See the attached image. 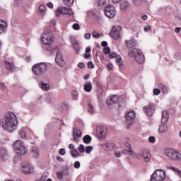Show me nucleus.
<instances>
[{
	"label": "nucleus",
	"mask_w": 181,
	"mask_h": 181,
	"mask_svg": "<svg viewBox=\"0 0 181 181\" xmlns=\"http://www.w3.org/2000/svg\"><path fill=\"white\" fill-rule=\"evenodd\" d=\"M107 67L110 71H112V70H114V65L112 64H108L107 65Z\"/></svg>",
	"instance_id": "4d7b16f0"
},
{
	"label": "nucleus",
	"mask_w": 181,
	"mask_h": 181,
	"mask_svg": "<svg viewBox=\"0 0 181 181\" xmlns=\"http://www.w3.org/2000/svg\"><path fill=\"white\" fill-rule=\"evenodd\" d=\"M71 155L72 158H78L79 156H81L80 152H78V151H77L76 149L71 151Z\"/></svg>",
	"instance_id": "72a5a7b5"
},
{
	"label": "nucleus",
	"mask_w": 181,
	"mask_h": 181,
	"mask_svg": "<svg viewBox=\"0 0 181 181\" xmlns=\"http://www.w3.org/2000/svg\"><path fill=\"white\" fill-rule=\"evenodd\" d=\"M8 28V23L6 21L0 20V33H5Z\"/></svg>",
	"instance_id": "a878e982"
},
{
	"label": "nucleus",
	"mask_w": 181,
	"mask_h": 181,
	"mask_svg": "<svg viewBox=\"0 0 181 181\" xmlns=\"http://www.w3.org/2000/svg\"><path fill=\"white\" fill-rule=\"evenodd\" d=\"M80 166H81L80 161H76L74 163V168H75V169H80Z\"/></svg>",
	"instance_id": "de8ad7c7"
},
{
	"label": "nucleus",
	"mask_w": 181,
	"mask_h": 181,
	"mask_svg": "<svg viewBox=\"0 0 181 181\" xmlns=\"http://www.w3.org/2000/svg\"><path fill=\"white\" fill-rule=\"evenodd\" d=\"M171 160H181V153L177 150L174 149Z\"/></svg>",
	"instance_id": "393cba45"
},
{
	"label": "nucleus",
	"mask_w": 181,
	"mask_h": 181,
	"mask_svg": "<svg viewBox=\"0 0 181 181\" xmlns=\"http://www.w3.org/2000/svg\"><path fill=\"white\" fill-rule=\"evenodd\" d=\"M126 146H127L129 150H123L122 153H124V155H129V156H132V158L141 159V154H136L135 152H134L132 151V146H131V144L127 143Z\"/></svg>",
	"instance_id": "9b49d317"
},
{
	"label": "nucleus",
	"mask_w": 181,
	"mask_h": 181,
	"mask_svg": "<svg viewBox=\"0 0 181 181\" xmlns=\"http://www.w3.org/2000/svg\"><path fill=\"white\" fill-rule=\"evenodd\" d=\"M40 87L44 91H49V90L50 88V85H49V83H45L42 82L40 85Z\"/></svg>",
	"instance_id": "473e14b6"
},
{
	"label": "nucleus",
	"mask_w": 181,
	"mask_h": 181,
	"mask_svg": "<svg viewBox=\"0 0 181 181\" xmlns=\"http://www.w3.org/2000/svg\"><path fill=\"white\" fill-rule=\"evenodd\" d=\"M144 110H145V112L147 114V115H148V117H152L155 112V107H153V105L151 104L145 106Z\"/></svg>",
	"instance_id": "dca6fc26"
},
{
	"label": "nucleus",
	"mask_w": 181,
	"mask_h": 181,
	"mask_svg": "<svg viewBox=\"0 0 181 181\" xmlns=\"http://www.w3.org/2000/svg\"><path fill=\"white\" fill-rule=\"evenodd\" d=\"M110 52H111V49L108 47H106L105 48L103 49V53H105V54H110Z\"/></svg>",
	"instance_id": "3c124183"
},
{
	"label": "nucleus",
	"mask_w": 181,
	"mask_h": 181,
	"mask_svg": "<svg viewBox=\"0 0 181 181\" xmlns=\"http://www.w3.org/2000/svg\"><path fill=\"white\" fill-rule=\"evenodd\" d=\"M60 107L62 110H68L69 109V105H67V103H62L60 105Z\"/></svg>",
	"instance_id": "c03bdc74"
},
{
	"label": "nucleus",
	"mask_w": 181,
	"mask_h": 181,
	"mask_svg": "<svg viewBox=\"0 0 181 181\" xmlns=\"http://www.w3.org/2000/svg\"><path fill=\"white\" fill-rule=\"evenodd\" d=\"M107 59H109V60H111V59H115L116 63H117L120 70H124V69H125V65H124L121 55L117 54L115 52H112L107 55Z\"/></svg>",
	"instance_id": "1a4fd4ad"
},
{
	"label": "nucleus",
	"mask_w": 181,
	"mask_h": 181,
	"mask_svg": "<svg viewBox=\"0 0 181 181\" xmlns=\"http://www.w3.org/2000/svg\"><path fill=\"white\" fill-rule=\"evenodd\" d=\"M22 170L23 173H25L26 175L32 173V172H33V166L29 165H24L23 166Z\"/></svg>",
	"instance_id": "bb28decb"
},
{
	"label": "nucleus",
	"mask_w": 181,
	"mask_h": 181,
	"mask_svg": "<svg viewBox=\"0 0 181 181\" xmlns=\"http://www.w3.org/2000/svg\"><path fill=\"white\" fill-rule=\"evenodd\" d=\"M156 141V140L153 136L148 137V142H150L151 144H155Z\"/></svg>",
	"instance_id": "5fc2aeb1"
},
{
	"label": "nucleus",
	"mask_w": 181,
	"mask_h": 181,
	"mask_svg": "<svg viewBox=\"0 0 181 181\" xmlns=\"http://www.w3.org/2000/svg\"><path fill=\"white\" fill-rule=\"evenodd\" d=\"M129 57H134L136 62L139 64H143L145 63V57L144 54L141 51V49H134L131 52H129Z\"/></svg>",
	"instance_id": "39448f33"
},
{
	"label": "nucleus",
	"mask_w": 181,
	"mask_h": 181,
	"mask_svg": "<svg viewBox=\"0 0 181 181\" xmlns=\"http://www.w3.org/2000/svg\"><path fill=\"white\" fill-rule=\"evenodd\" d=\"M136 118V113L135 111H130L126 115L127 121H134Z\"/></svg>",
	"instance_id": "b1692460"
},
{
	"label": "nucleus",
	"mask_w": 181,
	"mask_h": 181,
	"mask_svg": "<svg viewBox=\"0 0 181 181\" xmlns=\"http://www.w3.org/2000/svg\"><path fill=\"white\" fill-rule=\"evenodd\" d=\"M141 156H143L144 162H149L151 160V153H149V151L146 149L141 151Z\"/></svg>",
	"instance_id": "4be33fe9"
},
{
	"label": "nucleus",
	"mask_w": 181,
	"mask_h": 181,
	"mask_svg": "<svg viewBox=\"0 0 181 181\" xmlns=\"http://www.w3.org/2000/svg\"><path fill=\"white\" fill-rule=\"evenodd\" d=\"M72 46H74V49L76 53L80 52V44L78 43V41L76 40H72Z\"/></svg>",
	"instance_id": "7c9ffc66"
},
{
	"label": "nucleus",
	"mask_w": 181,
	"mask_h": 181,
	"mask_svg": "<svg viewBox=\"0 0 181 181\" xmlns=\"http://www.w3.org/2000/svg\"><path fill=\"white\" fill-rule=\"evenodd\" d=\"M72 28L74 30H80V25H78V23H74Z\"/></svg>",
	"instance_id": "8fccbe9b"
},
{
	"label": "nucleus",
	"mask_w": 181,
	"mask_h": 181,
	"mask_svg": "<svg viewBox=\"0 0 181 181\" xmlns=\"http://www.w3.org/2000/svg\"><path fill=\"white\" fill-rule=\"evenodd\" d=\"M88 112H90V114H94V112H95V111L94 110V106H93V105H91V103H89L88 105Z\"/></svg>",
	"instance_id": "a19ab883"
},
{
	"label": "nucleus",
	"mask_w": 181,
	"mask_h": 181,
	"mask_svg": "<svg viewBox=\"0 0 181 181\" xmlns=\"http://www.w3.org/2000/svg\"><path fill=\"white\" fill-rule=\"evenodd\" d=\"M0 153L1 155V158H6L8 156V151L5 148H2L1 149Z\"/></svg>",
	"instance_id": "4c0bfd02"
},
{
	"label": "nucleus",
	"mask_w": 181,
	"mask_h": 181,
	"mask_svg": "<svg viewBox=\"0 0 181 181\" xmlns=\"http://www.w3.org/2000/svg\"><path fill=\"white\" fill-rule=\"evenodd\" d=\"M62 15H69V16H73L74 15V12L71 8L60 6L58 7L56 12L57 18H60Z\"/></svg>",
	"instance_id": "6e6552de"
},
{
	"label": "nucleus",
	"mask_w": 181,
	"mask_h": 181,
	"mask_svg": "<svg viewBox=\"0 0 181 181\" xmlns=\"http://www.w3.org/2000/svg\"><path fill=\"white\" fill-rule=\"evenodd\" d=\"M181 30V28L180 27H177L175 28V33H180Z\"/></svg>",
	"instance_id": "69168bd1"
},
{
	"label": "nucleus",
	"mask_w": 181,
	"mask_h": 181,
	"mask_svg": "<svg viewBox=\"0 0 181 181\" xmlns=\"http://www.w3.org/2000/svg\"><path fill=\"white\" fill-rule=\"evenodd\" d=\"M83 90L86 91V93H91L93 90V84L90 82H88L84 84Z\"/></svg>",
	"instance_id": "c756f323"
},
{
	"label": "nucleus",
	"mask_w": 181,
	"mask_h": 181,
	"mask_svg": "<svg viewBox=\"0 0 181 181\" xmlns=\"http://www.w3.org/2000/svg\"><path fill=\"white\" fill-rule=\"evenodd\" d=\"M59 155L64 156L66 155V150H64V148H60L59 151Z\"/></svg>",
	"instance_id": "bf43d9fd"
},
{
	"label": "nucleus",
	"mask_w": 181,
	"mask_h": 181,
	"mask_svg": "<svg viewBox=\"0 0 181 181\" xmlns=\"http://www.w3.org/2000/svg\"><path fill=\"white\" fill-rule=\"evenodd\" d=\"M92 36L93 37H100L101 36V35L98 33H97L96 31H93L92 32Z\"/></svg>",
	"instance_id": "603ef678"
},
{
	"label": "nucleus",
	"mask_w": 181,
	"mask_h": 181,
	"mask_svg": "<svg viewBox=\"0 0 181 181\" xmlns=\"http://www.w3.org/2000/svg\"><path fill=\"white\" fill-rule=\"evenodd\" d=\"M1 125L4 131H6L7 132L15 131V129L18 128V117H16V115L12 112L6 113Z\"/></svg>",
	"instance_id": "f257e3e1"
},
{
	"label": "nucleus",
	"mask_w": 181,
	"mask_h": 181,
	"mask_svg": "<svg viewBox=\"0 0 181 181\" xmlns=\"http://www.w3.org/2000/svg\"><path fill=\"white\" fill-rule=\"evenodd\" d=\"M153 93L155 95H159V94H160V90H159L158 88H155Z\"/></svg>",
	"instance_id": "864d4df0"
},
{
	"label": "nucleus",
	"mask_w": 181,
	"mask_h": 181,
	"mask_svg": "<svg viewBox=\"0 0 181 181\" xmlns=\"http://www.w3.org/2000/svg\"><path fill=\"white\" fill-rule=\"evenodd\" d=\"M126 46L128 49H132L136 46V40L134 37H131L129 40H126Z\"/></svg>",
	"instance_id": "a211bd4d"
},
{
	"label": "nucleus",
	"mask_w": 181,
	"mask_h": 181,
	"mask_svg": "<svg viewBox=\"0 0 181 181\" xmlns=\"http://www.w3.org/2000/svg\"><path fill=\"white\" fill-rule=\"evenodd\" d=\"M71 95L74 97V100H77V97L78 96V92L77 90H73L71 92Z\"/></svg>",
	"instance_id": "49530a36"
},
{
	"label": "nucleus",
	"mask_w": 181,
	"mask_h": 181,
	"mask_svg": "<svg viewBox=\"0 0 181 181\" xmlns=\"http://www.w3.org/2000/svg\"><path fill=\"white\" fill-rule=\"evenodd\" d=\"M128 8H129V2L123 1L120 5V9L122 11H126V9H128Z\"/></svg>",
	"instance_id": "2f4dec72"
},
{
	"label": "nucleus",
	"mask_w": 181,
	"mask_h": 181,
	"mask_svg": "<svg viewBox=\"0 0 181 181\" xmlns=\"http://www.w3.org/2000/svg\"><path fill=\"white\" fill-rule=\"evenodd\" d=\"M57 160H58L59 162H64V159L60 156L57 157Z\"/></svg>",
	"instance_id": "338daca9"
},
{
	"label": "nucleus",
	"mask_w": 181,
	"mask_h": 181,
	"mask_svg": "<svg viewBox=\"0 0 181 181\" xmlns=\"http://www.w3.org/2000/svg\"><path fill=\"white\" fill-rule=\"evenodd\" d=\"M115 156L116 158H121V152H119V151H115Z\"/></svg>",
	"instance_id": "e2e57ef3"
},
{
	"label": "nucleus",
	"mask_w": 181,
	"mask_h": 181,
	"mask_svg": "<svg viewBox=\"0 0 181 181\" xmlns=\"http://www.w3.org/2000/svg\"><path fill=\"white\" fill-rule=\"evenodd\" d=\"M63 2L66 6H71L74 4V0H63Z\"/></svg>",
	"instance_id": "79ce46f5"
},
{
	"label": "nucleus",
	"mask_w": 181,
	"mask_h": 181,
	"mask_svg": "<svg viewBox=\"0 0 181 181\" xmlns=\"http://www.w3.org/2000/svg\"><path fill=\"white\" fill-rule=\"evenodd\" d=\"M93 146H88L85 148V152L86 153H91L93 152Z\"/></svg>",
	"instance_id": "37998d69"
},
{
	"label": "nucleus",
	"mask_w": 181,
	"mask_h": 181,
	"mask_svg": "<svg viewBox=\"0 0 181 181\" xmlns=\"http://www.w3.org/2000/svg\"><path fill=\"white\" fill-rule=\"evenodd\" d=\"M5 66L6 68L8 69V70H13V64L6 61Z\"/></svg>",
	"instance_id": "58836bf2"
},
{
	"label": "nucleus",
	"mask_w": 181,
	"mask_h": 181,
	"mask_svg": "<svg viewBox=\"0 0 181 181\" xmlns=\"http://www.w3.org/2000/svg\"><path fill=\"white\" fill-rule=\"evenodd\" d=\"M78 67L80 69H84V67H86V64L83 62H80L78 64Z\"/></svg>",
	"instance_id": "0e129e2a"
},
{
	"label": "nucleus",
	"mask_w": 181,
	"mask_h": 181,
	"mask_svg": "<svg viewBox=\"0 0 181 181\" xmlns=\"http://www.w3.org/2000/svg\"><path fill=\"white\" fill-rule=\"evenodd\" d=\"M83 141L84 144H88L91 142V136H90L88 135L84 136L83 138Z\"/></svg>",
	"instance_id": "e433bc0d"
},
{
	"label": "nucleus",
	"mask_w": 181,
	"mask_h": 181,
	"mask_svg": "<svg viewBox=\"0 0 181 181\" xmlns=\"http://www.w3.org/2000/svg\"><path fill=\"white\" fill-rule=\"evenodd\" d=\"M84 37H85V39H86V40H89V39H91V34L86 33V34H84Z\"/></svg>",
	"instance_id": "13d9d810"
},
{
	"label": "nucleus",
	"mask_w": 181,
	"mask_h": 181,
	"mask_svg": "<svg viewBox=\"0 0 181 181\" xmlns=\"http://www.w3.org/2000/svg\"><path fill=\"white\" fill-rule=\"evenodd\" d=\"M79 138H81V131L78 128L74 129L73 139L74 142H78Z\"/></svg>",
	"instance_id": "6ab92c4d"
},
{
	"label": "nucleus",
	"mask_w": 181,
	"mask_h": 181,
	"mask_svg": "<svg viewBox=\"0 0 181 181\" xmlns=\"http://www.w3.org/2000/svg\"><path fill=\"white\" fill-rule=\"evenodd\" d=\"M98 98L99 103H102L105 100V93H104V89L103 88H100L98 90Z\"/></svg>",
	"instance_id": "aec40b11"
},
{
	"label": "nucleus",
	"mask_w": 181,
	"mask_h": 181,
	"mask_svg": "<svg viewBox=\"0 0 181 181\" xmlns=\"http://www.w3.org/2000/svg\"><path fill=\"white\" fill-rule=\"evenodd\" d=\"M47 6L48 7V8H50L51 9L52 8H53V3H47Z\"/></svg>",
	"instance_id": "774afa93"
},
{
	"label": "nucleus",
	"mask_w": 181,
	"mask_h": 181,
	"mask_svg": "<svg viewBox=\"0 0 181 181\" xmlns=\"http://www.w3.org/2000/svg\"><path fill=\"white\" fill-rule=\"evenodd\" d=\"M13 147L16 152V154L14 156L15 160H19L21 155H26V153H28V148H26V145L21 140L14 141Z\"/></svg>",
	"instance_id": "f03ea898"
},
{
	"label": "nucleus",
	"mask_w": 181,
	"mask_h": 181,
	"mask_svg": "<svg viewBox=\"0 0 181 181\" xmlns=\"http://www.w3.org/2000/svg\"><path fill=\"white\" fill-rule=\"evenodd\" d=\"M167 169H170L171 170H173L174 172H176V170H177V168H176L172 165H167Z\"/></svg>",
	"instance_id": "052dcab7"
},
{
	"label": "nucleus",
	"mask_w": 181,
	"mask_h": 181,
	"mask_svg": "<svg viewBox=\"0 0 181 181\" xmlns=\"http://www.w3.org/2000/svg\"><path fill=\"white\" fill-rule=\"evenodd\" d=\"M78 151L79 153H84L86 152V147L83 144H80L78 147Z\"/></svg>",
	"instance_id": "ea45409f"
},
{
	"label": "nucleus",
	"mask_w": 181,
	"mask_h": 181,
	"mask_svg": "<svg viewBox=\"0 0 181 181\" xmlns=\"http://www.w3.org/2000/svg\"><path fill=\"white\" fill-rule=\"evenodd\" d=\"M96 134L99 138H104L107 135V127L105 126H97Z\"/></svg>",
	"instance_id": "f8f14e48"
},
{
	"label": "nucleus",
	"mask_w": 181,
	"mask_h": 181,
	"mask_svg": "<svg viewBox=\"0 0 181 181\" xmlns=\"http://www.w3.org/2000/svg\"><path fill=\"white\" fill-rule=\"evenodd\" d=\"M169 121V113L166 110H163L162 112V124L158 128L159 134H165L168 132V124L166 123Z\"/></svg>",
	"instance_id": "20e7f679"
},
{
	"label": "nucleus",
	"mask_w": 181,
	"mask_h": 181,
	"mask_svg": "<svg viewBox=\"0 0 181 181\" xmlns=\"http://www.w3.org/2000/svg\"><path fill=\"white\" fill-rule=\"evenodd\" d=\"M88 69H94V64L92 62H89L88 63Z\"/></svg>",
	"instance_id": "680f3d73"
},
{
	"label": "nucleus",
	"mask_w": 181,
	"mask_h": 181,
	"mask_svg": "<svg viewBox=\"0 0 181 181\" xmlns=\"http://www.w3.org/2000/svg\"><path fill=\"white\" fill-rule=\"evenodd\" d=\"M102 148L104 151H107L108 152L110 151H112L114 148H115V144L113 143H106L102 145Z\"/></svg>",
	"instance_id": "412c9836"
},
{
	"label": "nucleus",
	"mask_w": 181,
	"mask_h": 181,
	"mask_svg": "<svg viewBox=\"0 0 181 181\" xmlns=\"http://www.w3.org/2000/svg\"><path fill=\"white\" fill-rule=\"evenodd\" d=\"M31 155L35 159L39 158V155H40V153L39 152V148L37 147H33L31 151Z\"/></svg>",
	"instance_id": "c85d7f7f"
},
{
	"label": "nucleus",
	"mask_w": 181,
	"mask_h": 181,
	"mask_svg": "<svg viewBox=\"0 0 181 181\" xmlns=\"http://www.w3.org/2000/svg\"><path fill=\"white\" fill-rule=\"evenodd\" d=\"M144 32H151V30H152V28H151V25H145L144 27Z\"/></svg>",
	"instance_id": "09e8293b"
},
{
	"label": "nucleus",
	"mask_w": 181,
	"mask_h": 181,
	"mask_svg": "<svg viewBox=\"0 0 181 181\" xmlns=\"http://www.w3.org/2000/svg\"><path fill=\"white\" fill-rule=\"evenodd\" d=\"M45 102L47 103V104H51V103H52V97L47 96L45 98Z\"/></svg>",
	"instance_id": "6e6d98bb"
},
{
	"label": "nucleus",
	"mask_w": 181,
	"mask_h": 181,
	"mask_svg": "<svg viewBox=\"0 0 181 181\" xmlns=\"http://www.w3.org/2000/svg\"><path fill=\"white\" fill-rule=\"evenodd\" d=\"M110 36L112 37L113 39H115L116 40L119 39V37H121L119 30L117 29V28L115 27H113L110 32Z\"/></svg>",
	"instance_id": "f3484780"
},
{
	"label": "nucleus",
	"mask_w": 181,
	"mask_h": 181,
	"mask_svg": "<svg viewBox=\"0 0 181 181\" xmlns=\"http://www.w3.org/2000/svg\"><path fill=\"white\" fill-rule=\"evenodd\" d=\"M158 87H159V88L161 89V91H163V93L164 94H168V87H166V86H165V85H163V84H162V83H160V84L158 85Z\"/></svg>",
	"instance_id": "c9c22d12"
},
{
	"label": "nucleus",
	"mask_w": 181,
	"mask_h": 181,
	"mask_svg": "<svg viewBox=\"0 0 181 181\" xmlns=\"http://www.w3.org/2000/svg\"><path fill=\"white\" fill-rule=\"evenodd\" d=\"M166 173L162 169L156 170L151 177V181H164Z\"/></svg>",
	"instance_id": "0eeeda50"
},
{
	"label": "nucleus",
	"mask_w": 181,
	"mask_h": 181,
	"mask_svg": "<svg viewBox=\"0 0 181 181\" xmlns=\"http://www.w3.org/2000/svg\"><path fill=\"white\" fill-rule=\"evenodd\" d=\"M174 151L175 149L173 148H165L163 150V153L165 156H166L167 158H168V159L171 160Z\"/></svg>",
	"instance_id": "5701e85b"
},
{
	"label": "nucleus",
	"mask_w": 181,
	"mask_h": 181,
	"mask_svg": "<svg viewBox=\"0 0 181 181\" xmlns=\"http://www.w3.org/2000/svg\"><path fill=\"white\" fill-rule=\"evenodd\" d=\"M104 13L107 18L112 19L115 17L117 12L115 11V7L112 5H107L104 8Z\"/></svg>",
	"instance_id": "9d476101"
},
{
	"label": "nucleus",
	"mask_w": 181,
	"mask_h": 181,
	"mask_svg": "<svg viewBox=\"0 0 181 181\" xmlns=\"http://www.w3.org/2000/svg\"><path fill=\"white\" fill-rule=\"evenodd\" d=\"M55 62L60 67H63L65 64L64 60L63 59V54H62L60 51H57L56 54Z\"/></svg>",
	"instance_id": "ddd939ff"
},
{
	"label": "nucleus",
	"mask_w": 181,
	"mask_h": 181,
	"mask_svg": "<svg viewBox=\"0 0 181 181\" xmlns=\"http://www.w3.org/2000/svg\"><path fill=\"white\" fill-rule=\"evenodd\" d=\"M32 70L35 76H42L47 71V64L45 62L35 64Z\"/></svg>",
	"instance_id": "423d86ee"
},
{
	"label": "nucleus",
	"mask_w": 181,
	"mask_h": 181,
	"mask_svg": "<svg viewBox=\"0 0 181 181\" xmlns=\"http://www.w3.org/2000/svg\"><path fill=\"white\" fill-rule=\"evenodd\" d=\"M70 175V173L69 172V168H65L62 171H59L57 173V178L60 180H63V177H67Z\"/></svg>",
	"instance_id": "2eb2a0df"
},
{
	"label": "nucleus",
	"mask_w": 181,
	"mask_h": 181,
	"mask_svg": "<svg viewBox=\"0 0 181 181\" xmlns=\"http://www.w3.org/2000/svg\"><path fill=\"white\" fill-rule=\"evenodd\" d=\"M18 135L21 138H25V136H26V133H25V130L21 129L18 132Z\"/></svg>",
	"instance_id": "a18cd8bd"
},
{
	"label": "nucleus",
	"mask_w": 181,
	"mask_h": 181,
	"mask_svg": "<svg viewBox=\"0 0 181 181\" xmlns=\"http://www.w3.org/2000/svg\"><path fill=\"white\" fill-rule=\"evenodd\" d=\"M41 41L45 46H50L54 42V34L50 31H44L41 35Z\"/></svg>",
	"instance_id": "7ed1b4c3"
},
{
	"label": "nucleus",
	"mask_w": 181,
	"mask_h": 181,
	"mask_svg": "<svg viewBox=\"0 0 181 181\" xmlns=\"http://www.w3.org/2000/svg\"><path fill=\"white\" fill-rule=\"evenodd\" d=\"M110 3V0H98V4L100 9L105 8L107 5Z\"/></svg>",
	"instance_id": "cd10ccee"
},
{
	"label": "nucleus",
	"mask_w": 181,
	"mask_h": 181,
	"mask_svg": "<svg viewBox=\"0 0 181 181\" xmlns=\"http://www.w3.org/2000/svg\"><path fill=\"white\" fill-rule=\"evenodd\" d=\"M117 103H118V96L117 95L110 97L107 100V104L109 105L110 108H112L117 105Z\"/></svg>",
	"instance_id": "4468645a"
},
{
	"label": "nucleus",
	"mask_w": 181,
	"mask_h": 181,
	"mask_svg": "<svg viewBox=\"0 0 181 181\" xmlns=\"http://www.w3.org/2000/svg\"><path fill=\"white\" fill-rule=\"evenodd\" d=\"M39 13L41 14V15H45L46 14V6L43 4H41L40 6H39Z\"/></svg>",
	"instance_id": "f704fd0d"
}]
</instances>
